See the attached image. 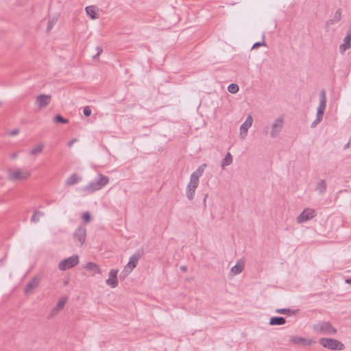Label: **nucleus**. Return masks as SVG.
<instances>
[{
  "mask_svg": "<svg viewBox=\"0 0 351 351\" xmlns=\"http://www.w3.org/2000/svg\"><path fill=\"white\" fill-rule=\"evenodd\" d=\"M43 215V213L42 212L36 211L34 213V215L31 219V221L32 222H37L39 221L40 217H42Z\"/></svg>",
  "mask_w": 351,
  "mask_h": 351,
  "instance_id": "obj_25",
  "label": "nucleus"
},
{
  "mask_svg": "<svg viewBox=\"0 0 351 351\" xmlns=\"http://www.w3.org/2000/svg\"><path fill=\"white\" fill-rule=\"evenodd\" d=\"M180 269H181L182 271H186V267H185V266H182V267H180Z\"/></svg>",
  "mask_w": 351,
  "mask_h": 351,
  "instance_id": "obj_32",
  "label": "nucleus"
},
{
  "mask_svg": "<svg viewBox=\"0 0 351 351\" xmlns=\"http://www.w3.org/2000/svg\"><path fill=\"white\" fill-rule=\"evenodd\" d=\"M82 217L86 222H88L90 220V215L88 213H84Z\"/></svg>",
  "mask_w": 351,
  "mask_h": 351,
  "instance_id": "obj_29",
  "label": "nucleus"
},
{
  "mask_svg": "<svg viewBox=\"0 0 351 351\" xmlns=\"http://www.w3.org/2000/svg\"><path fill=\"white\" fill-rule=\"evenodd\" d=\"M42 149H43V145L39 144L34 149H33L32 150V153L33 154H38V153H40L42 151Z\"/></svg>",
  "mask_w": 351,
  "mask_h": 351,
  "instance_id": "obj_27",
  "label": "nucleus"
},
{
  "mask_svg": "<svg viewBox=\"0 0 351 351\" xmlns=\"http://www.w3.org/2000/svg\"><path fill=\"white\" fill-rule=\"evenodd\" d=\"M232 161V156L230 153H228L225 158L223 159V162H222V166L224 167V166H226V165H229L230 164H231Z\"/></svg>",
  "mask_w": 351,
  "mask_h": 351,
  "instance_id": "obj_24",
  "label": "nucleus"
},
{
  "mask_svg": "<svg viewBox=\"0 0 351 351\" xmlns=\"http://www.w3.org/2000/svg\"><path fill=\"white\" fill-rule=\"evenodd\" d=\"M203 173L202 169H198L195 173H193L191 176V181H190V186L193 188H196L198 184L199 178L202 176Z\"/></svg>",
  "mask_w": 351,
  "mask_h": 351,
  "instance_id": "obj_13",
  "label": "nucleus"
},
{
  "mask_svg": "<svg viewBox=\"0 0 351 351\" xmlns=\"http://www.w3.org/2000/svg\"><path fill=\"white\" fill-rule=\"evenodd\" d=\"M84 114L85 116L88 117L91 114V110L89 107H85L84 109Z\"/></svg>",
  "mask_w": 351,
  "mask_h": 351,
  "instance_id": "obj_30",
  "label": "nucleus"
},
{
  "mask_svg": "<svg viewBox=\"0 0 351 351\" xmlns=\"http://www.w3.org/2000/svg\"><path fill=\"white\" fill-rule=\"evenodd\" d=\"M278 123H276L274 125V128H276V127H277L278 125L281 126V125H282V121H280H280H278Z\"/></svg>",
  "mask_w": 351,
  "mask_h": 351,
  "instance_id": "obj_31",
  "label": "nucleus"
},
{
  "mask_svg": "<svg viewBox=\"0 0 351 351\" xmlns=\"http://www.w3.org/2000/svg\"><path fill=\"white\" fill-rule=\"evenodd\" d=\"M67 301L66 298H62L58 302L56 306L51 310L49 317L50 318L56 316L60 310H62Z\"/></svg>",
  "mask_w": 351,
  "mask_h": 351,
  "instance_id": "obj_10",
  "label": "nucleus"
},
{
  "mask_svg": "<svg viewBox=\"0 0 351 351\" xmlns=\"http://www.w3.org/2000/svg\"><path fill=\"white\" fill-rule=\"evenodd\" d=\"M87 14L90 16L91 19L97 18V10L94 6H88L86 8Z\"/></svg>",
  "mask_w": 351,
  "mask_h": 351,
  "instance_id": "obj_22",
  "label": "nucleus"
},
{
  "mask_svg": "<svg viewBox=\"0 0 351 351\" xmlns=\"http://www.w3.org/2000/svg\"><path fill=\"white\" fill-rule=\"evenodd\" d=\"M245 267V262L242 259H239L237 264L232 267L231 272L234 275H238L242 272Z\"/></svg>",
  "mask_w": 351,
  "mask_h": 351,
  "instance_id": "obj_15",
  "label": "nucleus"
},
{
  "mask_svg": "<svg viewBox=\"0 0 351 351\" xmlns=\"http://www.w3.org/2000/svg\"><path fill=\"white\" fill-rule=\"evenodd\" d=\"M314 332L324 335H332L337 333V329L328 322H319L313 326Z\"/></svg>",
  "mask_w": 351,
  "mask_h": 351,
  "instance_id": "obj_1",
  "label": "nucleus"
},
{
  "mask_svg": "<svg viewBox=\"0 0 351 351\" xmlns=\"http://www.w3.org/2000/svg\"><path fill=\"white\" fill-rule=\"evenodd\" d=\"M326 106V95L325 93L323 91L322 93V98H321V102L320 105L318 109L317 116L319 119H320L324 114V110L325 109Z\"/></svg>",
  "mask_w": 351,
  "mask_h": 351,
  "instance_id": "obj_17",
  "label": "nucleus"
},
{
  "mask_svg": "<svg viewBox=\"0 0 351 351\" xmlns=\"http://www.w3.org/2000/svg\"><path fill=\"white\" fill-rule=\"evenodd\" d=\"M350 42H351V34H348L345 39L344 43L340 46V49L341 51H344L346 49L350 47Z\"/></svg>",
  "mask_w": 351,
  "mask_h": 351,
  "instance_id": "obj_21",
  "label": "nucleus"
},
{
  "mask_svg": "<svg viewBox=\"0 0 351 351\" xmlns=\"http://www.w3.org/2000/svg\"><path fill=\"white\" fill-rule=\"evenodd\" d=\"M86 228L84 226H80L74 232V237L79 242L80 245H82L86 240Z\"/></svg>",
  "mask_w": 351,
  "mask_h": 351,
  "instance_id": "obj_8",
  "label": "nucleus"
},
{
  "mask_svg": "<svg viewBox=\"0 0 351 351\" xmlns=\"http://www.w3.org/2000/svg\"><path fill=\"white\" fill-rule=\"evenodd\" d=\"M315 216V211L313 209L307 208L304 210L297 217V221L299 223H304Z\"/></svg>",
  "mask_w": 351,
  "mask_h": 351,
  "instance_id": "obj_7",
  "label": "nucleus"
},
{
  "mask_svg": "<svg viewBox=\"0 0 351 351\" xmlns=\"http://www.w3.org/2000/svg\"><path fill=\"white\" fill-rule=\"evenodd\" d=\"M30 173L21 169L12 168L8 171V176L10 180L14 181H23L29 178Z\"/></svg>",
  "mask_w": 351,
  "mask_h": 351,
  "instance_id": "obj_4",
  "label": "nucleus"
},
{
  "mask_svg": "<svg viewBox=\"0 0 351 351\" xmlns=\"http://www.w3.org/2000/svg\"><path fill=\"white\" fill-rule=\"evenodd\" d=\"M51 101V97L48 95H40L37 98V103L40 107H43Z\"/></svg>",
  "mask_w": 351,
  "mask_h": 351,
  "instance_id": "obj_20",
  "label": "nucleus"
},
{
  "mask_svg": "<svg viewBox=\"0 0 351 351\" xmlns=\"http://www.w3.org/2000/svg\"><path fill=\"white\" fill-rule=\"evenodd\" d=\"M85 268L88 270L93 271L95 273H97L99 274H101V273H102V271H101V268L99 267V266L94 263H92V262L88 263L86 265Z\"/></svg>",
  "mask_w": 351,
  "mask_h": 351,
  "instance_id": "obj_19",
  "label": "nucleus"
},
{
  "mask_svg": "<svg viewBox=\"0 0 351 351\" xmlns=\"http://www.w3.org/2000/svg\"><path fill=\"white\" fill-rule=\"evenodd\" d=\"M291 341L296 344H302L303 346H311L313 343L312 339L300 337L297 336L293 337L291 339Z\"/></svg>",
  "mask_w": 351,
  "mask_h": 351,
  "instance_id": "obj_12",
  "label": "nucleus"
},
{
  "mask_svg": "<svg viewBox=\"0 0 351 351\" xmlns=\"http://www.w3.org/2000/svg\"><path fill=\"white\" fill-rule=\"evenodd\" d=\"M143 255L141 251H137L130 258L128 263L125 265L120 274V277L124 278L126 277L137 265L138 260Z\"/></svg>",
  "mask_w": 351,
  "mask_h": 351,
  "instance_id": "obj_2",
  "label": "nucleus"
},
{
  "mask_svg": "<svg viewBox=\"0 0 351 351\" xmlns=\"http://www.w3.org/2000/svg\"><path fill=\"white\" fill-rule=\"evenodd\" d=\"M252 121V117L251 116H248L246 121L241 126V135L242 136L243 138L245 137V136L247 134V130L251 127Z\"/></svg>",
  "mask_w": 351,
  "mask_h": 351,
  "instance_id": "obj_14",
  "label": "nucleus"
},
{
  "mask_svg": "<svg viewBox=\"0 0 351 351\" xmlns=\"http://www.w3.org/2000/svg\"><path fill=\"white\" fill-rule=\"evenodd\" d=\"M82 180L81 176L78 173L71 175L66 180V185L71 186L79 183Z\"/></svg>",
  "mask_w": 351,
  "mask_h": 351,
  "instance_id": "obj_16",
  "label": "nucleus"
},
{
  "mask_svg": "<svg viewBox=\"0 0 351 351\" xmlns=\"http://www.w3.org/2000/svg\"><path fill=\"white\" fill-rule=\"evenodd\" d=\"M319 342L323 347L331 350H342L345 348L343 343L335 339L324 337L321 338Z\"/></svg>",
  "mask_w": 351,
  "mask_h": 351,
  "instance_id": "obj_3",
  "label": "nucleus"
},
{
  "mask_svg": "<svg viewBox=\"0 0 351 351\" xmlns=\"http://www.w3.org/2000/svg\"><path fill=\"white\" fill-rule=\"evenodd\" d=\"M346 283H348V284L351 283V278H350V279H346Z\"/></svg>",
  "mask_w": 351,
  "mask_h": 351,
  "instance_id": "obj_33",
  "label": "nucleus"
},
{
  "mask_svg": "<svg viewBox=\"0 0 351 351\" xmlns=\"http://www.w3.org/2000/svg\"><path fill=\"white\" fill-rule=\"evenodd\" d=\"M40 278L37 276L34 277L26 285L25 288V293L28 294L32 292V291L36 289L40 283Z\"/></svg>",
  "mask_w": 351,
  "mask_h": 351,
  "instance_id": "obj_11",
  "label": "nucleus"
},
{
  "mask_svg": "<svg viewBox=\"0 0 351 351\" xmlns=\"http://www.w3.org/2000/svg\"><path fill=\"white\" fill-rule=\"evenodd\" d=\"M79 256L73 255L67 258L62 260L58 264V269L60 271H66L78 265Z\"/></svg>",
  "mask_w": 351,
  "mask_h": 351,
  "instance_id": "obj_5",
  "label": "nucleus"
},
{
  "mask_svg": "<svg viewBox=\"0 0 351 351\" xmlns=\"http://www.w3.org/2000/svg\"><path fill=\"white\" fill-rule=\"evenodd\" d=\"M117 269H111L109 272V278L106 280V283L112 288H115L118 285Z\"/></svg>",
  "mask_w": 351,
  "mask_h": 351,
  "instance_id": "obj_9",
  "label": "nucleus"
},
{
  "mask_svg": "<svg viewBox=\"0 0 351 351\" xmlns=\"http://www.w3.org/2000/svg\"><path fill=\"white\" fill-rule=\"evenodd\" d=\"M259 45V44H255L254 47Z\"/></svg>",
  "mask_w": 351,
  "mask_h": 351,
  "instance_id": "obj_34",
  "label": "nucleus"
},
{
  "mask_svg": "<svg viewBox=\"0 0 351 351\" xmlns=\"http://www.w3.org/2000/svg\"><path fill=\"white\" fill-rule=\"evenodd\" d=\"M109 182V179L108 177L104 176L103 175H100L99 178L97 180H95L91 182L89 185H88L86 188V190L89 192H94L101 189L105 185H106Z\"/></svg>",
  "mask_w": 351,
  "mask_h": 351,
  "instance_id": "obj_6",
  "label": "nucleus"
},
{
  "mask_svg": "<svg viewBox=\"0 0 351 351\" xmlns=\"http://www.w3.org/2000/svg\"><path fill=\"white\" fill-rule=\"evenodd\" d=\"M277 313L285 314V315H291L294 313V311L289 308H277L275 311Z\"/></svg>",
  "mask_w": 351,
  "mask_h": 351,
  "instance_id": "obj_23",
  "label": "nucleus"
},
{
  "mask_svg": "<svg viewBox=\"0 0 351 351\" xmlns=\"http://www.w3.org/2000/svg\"><path fill=\"white\" fill-rule=\"evenodd\" d=\"M55 121L57 123H66L68 122V121L65 119H64L62 117L58 115L55 117Z\"/></svg>",
  "mask_w": 351,
  "mask_h": 351,
  "instance_id": "obj_28",
  "label": "nucleus"
},
{
  "mask_svg": "<svg viewBox=\"0 0 351 351\" xmlns=\"http://www.w3.org/2000/svg\"><path fill=\"white\" fill-rule=\"evenodd\" d=\"M228 90L231 93H236L239 90V86L235 84H232L228 86Z\"/></svg>",
  "mask_w": 351,
  "mask_h": 351,
  "instance_id": "obj_26",
  "label": "nucleus"
},
{
  "mask_svg": "<svg viewBox=\"0 0 351 351\" xmlns=\"http://www.w3.org/2000/svg\"><path fill=\"white\" fill-rule=\"evenodd\" d=\"M286 323L283 317H272L270 318L269 324L271 326H280Z\"/></svg>",
  "mask_w": 351,
  "mask_h": 351,
  "instance_id": "obj_18",
  "label": "nucleus"
}]
</instances>
